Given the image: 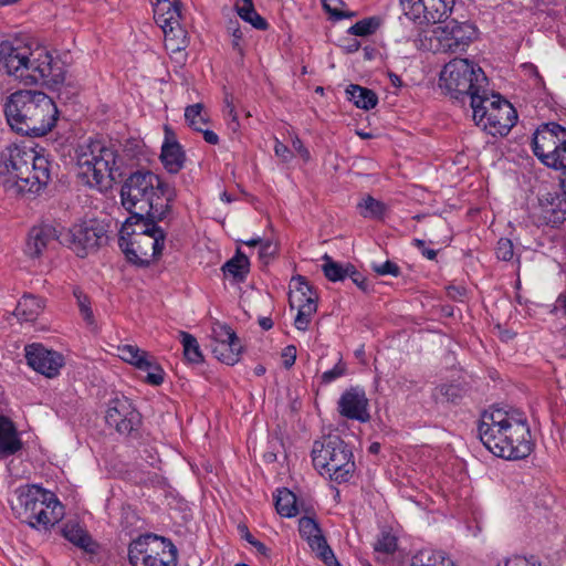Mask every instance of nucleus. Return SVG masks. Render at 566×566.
Returning a JSON list of instances; mask_svg holds the SVG:
<instances>
[{"label": "nucleus", "mask_w": 566, "mask_h": 566, "mask_svg": "<svg viewBox=\"0 0 566 566\" xmlns=\"http://www.w3.org/2000/svg\"><path fill=\"white\" fill-rule=\"evenodd\" d=\"M478 432L485 448L499 458L520 460L533 450L526 416L518 409L491 407L484 410Z\"/></svg>", "instance_id": "1"}, {"label": "nucleus", "mask_w": 566, "mask_h": 566, "mask_svg": "<svg viewBox=\"0 0 566 566\" xmlns=\"http://www.w3.org/2000/svg\"><path fill=\"white\" fill-rule=\"evenodd\" d=\"M3 114L8 125L15 133L40 137L55 126L59 111L53 99L45 93L19 90L7 96Z\"/></svg>", "instance_id": "2"}, {"label": "nucleus", "mask_w": 566, "mask_h": 566, "mask_svg": "<svg viewBox=\"0 0 566 566\" xmlns=\"http://www.w3.org/2000/svg\"><path fill=\"white\" fill-rule=\"evenodd\" d=\"M176 196L172 186L149 170L130 174L120 188L122 205L127 211L148 212L155 219L167 217Z\"/></svg>", "instance_id": "3"}, {"label": "nucleus", "mask_w": 566, "mask_h": 566, "mask_svg": "<svg viewBox=\"0 0 566 566\" xmlns=\"http://www.w3.org/2000/svg\"><path fill=\"white\" fill-rule=\"evenodd\" d=\"M439 86L452 99L464 104L481 103L489 93V80L484 71L468 59H453L440 72Z\"/></svg>", "instance_id": "4"}, {"label": "nucleus", "mask_w": 566, "mask_h": 566, "mask_svg": "<svg viewBox=\"0 0 566 566\" xmlns=\"http://www.w3.org/2000/svg\"><path fill=\"white\" fill-rule=\"evenodd\" d=\"M15 494L13 511L33 528L46 531L64 516V507L55 494L39 485L20 486Z\"/></svg>", "instance_id": "5"}, {"label": "nucleus", "mask_w": 566, "mask_h": 566, "mask_svg": "<svg viewBox=\"0 0 566 566\" xmlns=\"http://www.w3.org/2000/svg\"><path fill=\"white\" fill-rule=\"evenodd\" d=\"M120 158L114 144L93 140L77 155L78 177L90 187L106 188L119 172Z\"/></svg>", "instance_id": "6"}, {"label": "nucleus", "mask_w": 566, "mask_h": 566, "mask_svg": "<svg viewBox=\"0 0 566 566\" xmlns=\"http://www.w3.org/2000/svg\"><path fill=\"white\" fill-rule=\"evenodd\" d=\"M312 461L322 476L337 484L348 482L356 471L353 449L339 436L329 434L314 441Z\"/></svg>", "instance_id": "7"}, {"label": "nucleus", "mask_w": 566, "mask_h": 566, "mask_svg": "<svg viewBox=\"0 0 566 566\" xmlns=\"http://www.w3.org/2000/svg\"><path fill=\"white\" fill-rule=\"evenodd\" d=\"M472 117L492 136H506L517 120V113L513 105L489 90L481 103H473Z\"/></svg>", "instance_id": "8"}, {"label": "nucleus", "mask_w": 566, "mask_h": 566, "mask_svg": "<svg viewBox=\"0 0 566 566\" xmlns=\"http://www.w3.org/2000/svg\"><path fill=\"white\" fill-rule=\"evenodd\" d=\"M129 227V223H123L118 245L129 263L147 268L161 255L166 239L165 231L155 230V233H143L134 232Z\"/></svg>", "instance_id": "9"}, {"label": "nucleus", "mask_w": 566, "mask_h": 566, "mask_svg": "<svg viewBox=\"0 0 566 566\" xmlns=\"http://www.w3.org/2000/svg\"><path fill=\"white\" fill-rule=\"evenodd\" d=\"M532 150L548 168L566 169V128L555 122L543 123L533 134Z\"/></svg>", "instance_id": "10"}, {"label": "nucleus", "mask_w": 566, "mask_h": 566, "mask_svg": "<svg viewBox=\"0 0 566 566\" xmlns=\"http://www.w3.org/2000/svg\"><path fill=\"white\" fill-rule=\"evenodd\" d=\"M24 85L42 84L56 86L65 80V73L52 55L44 49L31 50L28 60L14 76Z\"/></svg>", "instance_id": "11"}, {"label": "nucleus", "mask_w": 566, "mask_h": 566, "mask_svg": "<svg viewBox=\"0 0 566 566\" xmlns=\"http://www.w3.org/2000/svg\"><path fill=\"white\" fill-rule=\"evenodd\" d=\"M151 535L133 541L128 547V559L132 566H177V548L170 539L160 537L161 548L149 547L147 539ZM155 541L158 536H153Z\"/></svg>", "instance_id": "12"}, {"label": "nucleus", "mask_w": 566, "mask_h": 566, "mask_svg": "<svg viewBox=\"0 0 566 566\" xmlns=\"http://www.w3.org/2000/svg\"><path fill=\"white\" fill-rule=\"evenodd\" d=\"M107 226L95 219L75 224L67 233L70 248L77 256L85 258L107 243Z\"/></svg>", "instance_id": "13"}, {"label": "nucleus", "mask_w": 566, "mask_h": 566, "mask_svg": "<svg viewBox=\"0 0 566 566\" xmlns=\"http://www.w3.org/2000/svg\"><path fill=\"white\" fill-rule=\"evenodd\" d=\"M3 165L7 172L14 180L15 177L29 174L31 171V165H35V174H38V180H45L46 178V157L36 154L33 149L9 146L2 155Z\"/></svg>", "instance_id": "14"}, {"label": "nucleus", "mask_w": 566, "mask_h": 566, "mask_svg": "<svg viewBox=\"0 0 566 566\" xmlns=\"http://www.w3.org/2000/svg\"><path fill=\"white\" fill-rule=\"evenodd\" d=\"M433 30L438 42L437 50L444 53H463L472 42L475 29L468 22L460 23L457 20L446 21Z\"/></svg>", "instance_id": "15"}, {"label": "nucleus", "mask_w": 566, "mask_h": 566, "mask_svg": "<svg viewBox=\"0 0 566 566\" xmlns=\"http://www.w3.org/2000/svg\"><path fill=\"white\" fill-rule=\"evenodd\" d=\"M455 0H400L405 14L418 24L441 23Z\"/></svg>", "instance_id": "16"}, {"label": "nucleus", "mask_w": 566, "mask_h": 566, "mask_svg": "<svg viewBox=\"0 0 566 566\" xmlns=\"http://www.w3.org/2000/svg\"><path fill=\"white\" fill-rule=\"evenodd\" d=\"M24 350L28 365L39 374L48 378H54L60 374L64 365V358L60 353L39 343L27 345Z\"/></svg>", "instance_id": "17"}, {"label": "nucleus", "mask_w": 566, "mask_h": 566, "mask_svg": "<svg viewBox=\"0 0 566 566\" xmlns=\"http://www.w3.org/2000/svg\"><path fill=\"white\" fill-rule=\"evenodd\" d=\"M118 356L126 363L136 366L140 370L147 371L146 381L154 386H159L164 381V370L155 361L154 357L136 345L118 346Z\"/></svg>", "instance_id": "18"}, {"label": "nucleus", "mask_w": 566, "mask_h": 566, "mask_svg": "<svg viewBox=\"0 0 566 566\" xmlns=\"http://www.w3.org/2000/svg\"><path fill=\"white\" fill-rule=\"evenodd\" d=\"M105 420L120 434H129L140 423V415L132 408L127 399H113L106 411Z\"/></svg>", "instance_id": "19"}, {"label": "nucleus", "mask_w": 566, "mask_h": 566, "mask_svg": "<svg viewBox=\"0 0 566 566\" xmlns=\"http://www.w3.org/2000/svg\"><path fill=\"white\" fill-rule=\"evenodd\" d=\"M337 411L342 417L349 420L369 421L368 398L365 390L360 387L346 389L337 401Z\"/></svg>", "instance_id": "20"}, {"label": "nucleus", "mask_w": 566, "mask_h": 566, "mask_svg": "<svg viewBox=\"0 0 566 566\" xmlns=\"http://www.w3.org/2000/svg\"><path fill=\"white\" fill-rule=\"evenodd\" d=\"M28 54L31 55V49L19 40L0 41V69L14 77L28 60Z\"/></svg>", "instance_id": "21"}, {"label": "nucleus", "mask_w": 566, "mask_h": 566, "mask_svg": "<svg viewBox=\"0 0 566 566\" xmlns=\"http://www.w3.org/2000/svg\"><path fill=\"white\" fill-rule=\"evenodd\" d=\"M160 160L169 174L179 172L186 161L185 151L177 142L176 134L167 125L165 126V142L161 147Z\"/></svg>", "instance_id": "22"}, {"label": "nucleus", "mask_w": 566, "mask_h": 566, "mask_svg": "<svg viewBox=\"0 0 566 566\" xmlns=\"http://www.w3.org/2000/svg\"><path fill=\"white\" fill-rule=\"evenodd\" d=\"M57 243L59 234L54 227H33L29 232L25 252L32 258H39L45 249L54 248Z\"/></svg>", "instance_id": "23"}, {"label": "nucleus", "mask_w": 566, "mask_h": 566, "mask_svg": "<svg viewBox=\"0 0 566 566\" xmlns=\"http://www.w3.org/2000/svg\"><path fill=\"white\" fill-rule=\"evenodd\" d=\"M165 34V48L168 52L176 55V61L184 63L186 61L185 50L188 45L187 32L181 25L163 29Z\"/></svg>", "instance_id": "24"}, {"label": "nucleus", "mask_w": 566, "mask_h": 566, "mask_svg": "<svg viewBox=\"0 0 566 566\" xmlns=\"http://www.w3.org/2000/svg\"><path fill=\"white\" fill-rule=\"evenodd\" d=\"M297 295H289L290 306H297V315L294 321V326L298 331H306L311 323L312 316L317 311V302H315V297L311 296L310 298H300Z\"/></svg>", "instance_id": "25"}, {"label": "nucleus", "mask_w": 566, "mask_h": 566, "mask_svg": "<svg viewBox=\"0 0 566 566\" xmlns=\"http://www.w3.org/2000/svg\"><path fill=\"white\" fill-rule=\"evenodd\" d=\"M22 448V442L18 437L13 422L0 416V454L11 455Z\"/></svg>", "instance_id": "26"}, {"label": "nucleus", "mask_w": 566, "mask_h": 566, "mask_svg": "<svg viewBox=\"0 0 566 566\" xmlns=\"http://www.w3.org/2000/svg\"><path fill=\"white\" fill-rule=\"evenodd\" d=\"M180 2L164 0L155 9L156 22L161 29L180 25Z\"/></svg>", "instance_id": "27"}, {"label": "nucleus", "mask_w": 566, "mask_h": 566, "mask_svg": "<svg viewBox=\"0 0 566 566\" xmlns=\"http://www.w3.org/2000/svg\"><path fill=\"white\" fill-rule=\"evenodd\" d=\"M52 167L53 166H52L51 161L46 158V178L44 181L43 180L40 181L36 178L38 174H35V169H36L35 165H31V171L29 174L21 175L20 177H15L14 184H15L18 190L20 192H31V193L39 192L51 180Z\"/></svg>", "instance_id": "28"}, {"label": "nucleus", "mask_w": 566, "mask_h": 566, "mask_svg": "<svg viewBox=\"0 0 566 566\" xmlns=\"http://www.w3.org/2000/svg\"><path fill=\"white\" fill-rule=\"evenodd\" d=\"M211 350L218 360L231 366L239 361L242 345L239 338L227 343H211Z\"/></svg>", "instance_id": "29"}, {"label": "nucleus", "mask_w": 566, "mask_h": 566, "mask_svg": "<svg viewBox=\"0 0 566 566\" xmlns=\"http://www.w3.org/2000/svg\"><path fill=\"white\" fill-rule=\"evenodd\" d=\"M346 94L358 108L368 111L374 108L378 103L377 94L367 87L352 84L347 87Z\"/></svg>", "instance_id": "30"}, {"label": "nucleus", "mask_w": 566, "mask_h": 566, "mask_svg": "<svg viewBox=\"0 0 566 566\" xmlns=\"http://www.w3.org/2000/svg\"><path fill=\"white\" fill-rule=\"evenodd\" d=\"M224 275L232 276L237 282H243L250 271L249 258L237 250L234 256L222 265Z\"/></svg>", "instance_id": "31"}, {"label": "nucleus", "mask_w": 566, "mask_h": 566, "mask_svg": "<svg viewBox=\"0 0 566 566\" xmlns=\"http://www.w3.org/2000/svg\"><path fill=\"white\" fill-rule=\"evenodd\" d=\"M44 308V301L34 295H23L15 307V315L25 321H34Z\"/></svg>", "instance_id": "32"}, {"label": "nucleus", "mask_w": 566, "mask_h": 566, "mask_svg": "<svg viewBox=\"0 0 566 566\" xmlns=\"http://www.w3.org/2000/svg\"><path fill=\"white\" fill-rule=\"evenodd\" d=\"M274 504L277 514L283 517H293L298 513L296 495L286 488L276 491L274 494Z\"/></svg>", "instance_id": "33"}, {"label": "nucleus", "mask_w": 566, "mask_h": 566, "mask_svg": "<svg viewBox=\"0 0 566 566\" xmlns=\"http://www.w3.org/2000/svg\"><path fill=\"white\" fill-rule=\"evenodd\" d=\"M128 212L130 217L124 223H129V228L134 232L155 233V230H163L157 226V222L163 219L151 218L148 212H140L139 210Z\"/></svg>", "instance_id": "34"}, {"label": "nucleus", "mask_w": 566, "mask_h": 566, "mask_svg": "<svg viewBox=\"0 0 566 566\" xmlns=\"http://www.w3.org/2000/svg\"><path fill=\"white\" fill-rule=\"evenodd\" d=\"M411 566H455L443 552L421 551L412 557Z\"/></svg>", "instance_id": "35"}, {"label": "nucleus", "mask_w": 566, "mask_h": 566, "mask_svg": "<svg viewBox=\"0 0 566 566\" xmlns=\"http://www.w3.org/2000/svg\"><path fill=\"white\" fill-rule=\"evenodd\" d=\"M359 214L363 218L381 220L386 212L387 206L380 200L367 195L357 205Z\"/></svg>", "instance_id": "36"}, {"label": "nucleus", "mask_w": 566, "mask_h": 566, "mask_svg": "<svg viewBox=\"0 0 566 566\" xmlns=\"http://www.w3.org/2000/svg\"><path fill=\"white\" fill-rule=\"evenodd\" d=\"M323 265L322 270L326 279L332 282L343 281L349 274V270H352V264H347L344 266L343 264L334 261L328 254L323 256Z\"/></svg>", "instance_id": "37"}, {"label": "nucleus", "mask_w": 566, "mask_h": 566, "mask_svg": "<svg viewBox=\"0 0 566 566\" xmlns=\"http://www.w3.org/2000/svg\"><path fill=\"white\" fill-rule=\"evenodd\" d=\"M300 535L308 543L310 547L318 538H324L318 523L310 516H303L298 520Z\"/></svg>", "instance_id": "38"}, {"label": "nucleus", "mask_w": 566, "mask_h": 566, "mask_svg": "<svg viewBox=\"0 0 566 566\" xmlns=\"http://www.w3.org/2000/svg\"><path fill=\"white\" fill-rule=\"evenodd\" d=\"M179 336L186 359L193 364L201 363L203 357L196 337L187 332H180Z\"/></svg>", "instance_id": "39"}, {"label": "nucleus", "mask_w": 566, "mask_h": 566, "mask_svg": "<svg viewBox=\"0 0 566 566\" xmlns=\"http://www.w3.org/2000/svg\"><path fill=\"white\" fill-rule=\"evenodd\" d=\"M62 535L81 548H86L91 542L90 536L77 523L64 524L62 527Z\"/></svg>", "instance_id": "40"}, {"label": "nucleus", "mask_w": 566, "mask_h": 566, "mask_svg": "<svg viewBox=\"0 0 566 566\" xmlns=\"http://www.w3.org/2000/svg\"><path fill=\"white\" fill-rule=\"evenodd\" d=\"M73 295L76 298L81 316L85 321L86 325L94 329L96 327V322L88 296L80 287H74Z\"/></svg>", "instance_id": "41"}, {"label": "nucleus", "mask_w": 566, "mask_h": 566, "mask_svg": "<svg viewBox=\"0 0 566 566\" xmlns=\"http://www.w3.org/2000/svg\"><path fill=\"white\" fill-rule=\"evenodd\" d=\"M185 119L195 130H202V126L208 123V117L203 114V104L197 103L186 107Z\"/></svg>", "instance_id": "42"}, {"label": "nucleus", "mask_w": 566, "mask_h": 566, "mask_svg": "<svg viewBox=\"0 0 566 566\" xmlns=\"http://www.w3.org/2000/svg\"><path fill=\"white\" fill-rule=\"evenodd\" d=\"M380 24V18L369 17L356 22L347 32L356 36H367L374 34L379 29Z\"/></svg>", "instance_id": "43"}, {"label": "nucleus", "mask_w": 566, "mask_h": 566, "mask_svg": "<svg viewBox=\"0 0 566 566\" xmlns=\"http://www.w3.org/2000/svg\"><path fill=\"white\" fill-rule=\"evenodd\" d=\"M311 548L316 552L317 556L325 563L326 566H342L335 557L334 552L327 544L325 537L316 539L315 544H312Z\"/></svg>", "instance_id": "44"}, {"label": "nucleus", "mask_w": 566, "mask_h": 566, "mask_svg": "<svg viewBox=\"0 0 566 566\" xmlns=\"http://www.w3.org/2000/svg\"><path fill=\"white\" fill-rule=\"evenodd\" d=\"M294 281V290L290 292V295H297L296 297L310 298L311 296L315 297V302H317L318 296L314 291L313 286L306 281V279L302 275H297L293 279Z\"/></svg>", "instance_id": "45"}, {"label": "nucleus", "mask_w": 566, "mask_h": 566, "mask_svg": "<svg viewBox=\"0 0 566 566\" xmlns=\"http://www.w3.org/2000/svg\"><path fill=\"white\" fill-rule=\"evenodd\" d=\"M374 548L376 553L392 554L397 549V537L389 532H381Z\"/></svg>", "instance_id": "46"}, {"label": "nucleus", "mask_w": 566, "mask_h": 566, "mask_svg": "<svg viewBox=\"0 0 566 566\" xmlns=\"http://www.w3.org/2000/svg\"><path fill=\"white\" fill-rule=\"evenodd\" d=\"M235 332L224 324H216L212 328L211 343H227L237 339Z\"/></svg>", "instance_id": "47"}, {"label": "nucleus", "mask_w": 566, "mask_h": 566, "mask_svg": "<svg viewBox=\"0 0 566 566\" xmlns=\"http://www.w3.org/2000/svg\"><path fill=\"white\" fill-rule=\"evenodd\" d=\"M433 396L436 400L453 402L460 397L459 388L454 385H441L440 387L436 388Z\"/></svg>", "instance_id": "48"}, {"label": "nucleus", "mask_w": 566, "mask_h": 566, "mask_svg": "<svg viewBox=\"0 0 566 566\" xmlns=\"http://www.w3.org/2000/svg\"><path fill=\"white\" fill-rule=\"evenodd\" d=\"M514 255L513 243L510 239L502 238L497 241L496 256L502 261H510Z\"/></svg>", "instance_id": "49"}, {"label": "nucleus", "mask_w": 566, "mask_h": 566, "mask_svg": "<svg viewBox=\"0 0 566 566\" xmlns=\"http://www.w3.org/2000/svg\"><path fill=\"white\" fill-rule=\"evenodd\" d=\"M234 7L238 15L244 21L250 20L256 13L253 0H237Z\"/></svg>", "instance_id": "50"}, {"label": "nucleus", "mask_w": 566, "mask_h": 566, "mask_svg": "<svg viewBox=\"0 0 566 566\" xmlns=\"http://www.w3.org/2000/svg\"><path fill=\"white\" fill-rule=\"evenodd\" d=\"M371 269L374 272H376L378 275H392V276H399L400 275V268L392 261H386L382 264H373Z\"/></svg>", "instance_id": "51"}, {"label": "nucleus", "mask_w": 566, "mask_h": 566, "mask_svg": "<svg viewBox=\"0 0 566 566\" xmlns=\"http://www.w3.org/2000/svg\"><path fill=\"white\" fill-rule=\"evenodd\" d=\"M346 373V365L343 363L342 358L337 361V364L329 370L324 371L322 375V382L329 384L335 379L342 377Z\"/></svg>", "instance_id": "52"}, {"label": "nucleus", "mask_w": 566, "mask_h": 566, "mask_svg": "<svg viewBox=\"0 0 566 566\" xmlns=\"http://www.w3.org/2000/svg\"><path fill=\"white\" fill-rule=\"evenodd\" d=\"M323 7L327 13H329L331 18L338 21L345 18L355 17V12L352 11H342L338 7H331V0H323Z\"/></svg>", "instance_id": "53"}, {"label": "nucleus", "mask_w": 566, "mask_h": 566, "mask_svg": "<svg viewBox=\"0 0 566 566\" xmlns=\"http://www.w3.org/2000/svg\"><path fill=\"white\" fill-rule=\"evenodd\" d=\"M504 566H542V564L534 557L514 556L509 558Z\"/></svg>", "instance_id": "54"}, {"label": "nucleus", "mask_w": 566, "mask_h": 566, "mask_svg": "<svg viewBox=\"0 0 566 566\" xmlns=\"http://www.w3.org/2000/svg\"><path fill=\"white\" fill-rule=\"evenodd\" d=\"M347 276H349L353 283L356 284L361 291H369V283L367 279L361 273H359L354 265H352V270H349V274H347Z\"/></svg>", "instance_id": "55"}, {"label": "nucleus", "mask_w": 566, "mask_h": 566, "mask_svg": "<svg viewBox=\"0 0 566 566\" xmlns=\"http://www.w3.org/2000/svg\"><path fill=\"white\" fill-rule=\"evenodd\" d=\"M260 245L259 255L264 262H268V260L275 254L276 247L270 240L262 241Z\"/></svg>", "instance_id": "56"}, {"label": "nucleus", "mask_w": 566, "mask_h": 566, "mask_svg": "<svg viewBox=\"0 0 566 566\" xmlns=\"http://www.w3.org/2000/svg\"><path fill=\"white\" fill-rule=\"evenodd\" d=\"M296 347L294 345H289L283 349L282 357L284 359L283 364L285 368H291L296 360Z\"/></svg>", "instance_id": "57"}, {"label": "nucleus", "mask_w": 566, "mask_h": 566, "mask_svg": "<svg viewBox=\"0 0 566 566\" xmlns=\"http://www.w3.org/2000/svg\"><path fill=\"white\" fill-rule=\"evenodd\" d=\"M274 153L279 158H281L285 163L289 161L293 156L290 148L283 143H281L279 139L275 140Z\"/></svg>", "instance_id": "58"}, {"label": "nucleus", "mask_w": 566, "mask_h": 566, "mask_svg": "<svg viewBox=\"0 0 566 566\" xmlns=\"http://www.w3.org/2000/svg\"><path fill=\"white\" fill-rule=\"evenodd\" d=\"M412 244L417 247L422 255L427 258L428 260H434L437 256V251L432 249L426 248V242L421 239H413Z\"/></svg>", "instance_id": "59"}, {"label": "nucleus", "mask_w": 566, "mask_h": 566, "mask_svg": "<svg viewBox=\"0 0 566 566\" xmlns=\"http://www.w3.org/2000/svg\"><path fill=\"white\" fill-rule=\"evenodd\" d=\"M226 104L227 115L231 118L230 127L233 132H237L240 126L237 112L234 109V106L228 98L226 99Z\"/></svg>", "instance_id": "60"}, {"label": "nucleus", "mask_w": 566, "mask_h": 566, "mask_svg": "<svg viewBox=\"0 0 566 566\" xmlns=\"http://www.w3.org/2000/svg\"><path fill=\"white\" fill-rule=\"evenodd\" d=\"M245 22H249L253 28L264 31L269 28V23L264 18H262L258 12L253 14V17L250 18V20H247Z\"/></svg>", "instance_id": "61"}, {"label": "nucleus", "mask_w": 566, "mask_h": 566, "mask_svg": "<svg viewBox=\"0 0 566 566\" xmlns=\"http://www.w3.org/2000/svg\"><path fill=\"white\" fill-rule=\"evenodd\" d=\"M292 145L294 149L305 159H310V151L307 148L303 145L302 140L298 137H295L292 142Z\"/></svg>", "instance_id": "62"}, {"label": "nucleus", "mask_w": 566, "mask_h": 566, "mask_svg": "<svg viewBox=\"0 0 566 566\" xmlns=\"http://www.w3.org/2000/svg\"><path fill=\"white\" fill-rule=\"evenodd\" d=\"M203 135V139L210 144V145H217L219 143V136L210 129H205L202 127V130H199Z\"/></svg>", "instance_id": "63"}, {"label": "nucleus", "mask_w": 566, "mask_h": 566, "mask_svg": "<svg viewBox=\"0 0 566 566\" xmlns=\"http://www.w3.org/2000/svg\"><path fill=\"white\" fill-rule=\"evenodd\" d=\"M232 36H233V41H232L233 48L240 50V41L242 40V31L239 28L234 29Z\"/></svg>", "instance_id": "64"}]
</instances>
